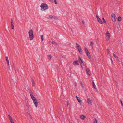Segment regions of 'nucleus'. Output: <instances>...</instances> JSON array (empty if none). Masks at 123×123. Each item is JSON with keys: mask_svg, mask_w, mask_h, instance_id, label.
Returning a JSON list of instances; mask_svg holds the SVG:
<instances>
[{"mask_svg": "<svg viewBox=\"0 0 123 123\" xmlns=\"http://www.w3.org/2000/svg\"><path fill=\"white\" fill-rule=\"evenodd\" d=\"M30 96L31 97V98L33 101V102L35 106L36 107H37L38 103L37 99L35 97L33 96L32 94H30Z\"/></svg>", "mask_w": 123, "mask_h": 123, "instance_id": "nucleus-1", "label": "nucleus"}, {"mask_svg": "<svg viewBox=\"0 0 123 123\" xmlns=\"http://www.w3.org/2000/svg\"><path fill=\"white\" fill-rule=\"evenodd\" d=\"M30 39L31 40L34 38V35L33 31L32 30H30L28 32Z\"/></svg>", "mask_w": 123, "mask_h": 123, "instance_id": "nucleus-2", "label": "nucleus"}, {"mask_svg": "<svg viewBox=\"0 0 123 123\" xmlns=\"http://www.w3.org/2000/svg\"><path fill=\"white\" fill-rule=\"evenodd\" d=\"M48 6L47 4L44 3H42L40 6L41 9H43L44 10L48 8Z\"/></svg>", "mask_w": 123, "mask_h": 123, "instance_id": "nucleus-3", "label": "nucleus"}, {"mask_svg": "<svg viewBox=\"0 0 123 123\" xmlns=\"http://www.w3.org/2000/svg\"><path fill=\"white\" fill-rule=\"evenodd\" d=\"M85 50L89 58L90 59H91L92 58V57L90 54L87 49L86 47L85 48Z\"/></svg>", "mask_w": 123, "mask_h": 123, "instance_id": "nucleus-4", "label": "nucleus"}, {"mask_svg": "<svg viewBox=\"0 0 123 123\" xmlns=\"http://www.w3.org/2000/svg\"><path fill=\"white\" fill-rule=\"evenodd\" d=\"M76 46L77 47V48L79 51L81 55L83 52V50L81 49L80 47L79 46V45L77 43H76Z\"/></svg>", "mask_w": 123, "mask_h": 123, "instance_id": "nucleus-5", "label": "nucleus"}, {"mask_svg": "<svg viewBox=\"0 0 123 123\" xmlns=\"http://www.w3.org/2000/svg\"><path fill=\"white\" fill-rule=\"evenodd\" d=\"M111 18L112 20L113 21H115L116 19V17L114 13L112 14L111 15Z\"/></svg>", "mask_w": 123, "mask_h": 123, "instance_id": "nucleus-6", "label": "nucleus"}, {"mask_svg": "<svg viewBox=\"0 0 123 123\" xmlns=\"http://www.w3.org/2000/svg\"><path fill=\"white\" fill-rule=\"evenodd\" d=\"M110 37V34L108 31H107L106 32V39L108 41Z\"/></svg>", "mask_w": 123, "mask_h": 123, "instance_id": "nucleus-7", "label": "nucleus"}, {"mask_svg": "<svg viewBox=\"0 0 123 123\" xmlns=\"http://www.w3.org/2000/svg\"><path fill=\"white\" fill-rule=\"evenodd\" d=\"M89 69L88 68H87L86 70V73L87 74L90 75V74L89 73Z\"/></svg>", "mask_w": 123, "mask_h": 123, "instance_id": "nucleus-8", "label": "nucleus"}, {"mask_svg": "<svg viewBox=\"0 0 123 123\" xmlns=\"http://www.w3.org/2000/svg\"><path fill=\"white\" fill-rule=\"evenodd\" d=\"M80 118L82 120H84L85 118H86V117L84 115H81L80 116Z\"/></svg>", "mask_w": 123, "mask_h": 123, "instance_id": "nucleus-9", "label": "nucleus"}, {"mask_svg": "<svg viewBox=\"0 0 123 123\" xmlns=\"http://www.w3.org/2000/svg\"><path fill=\"white\" fill-rule=\"evenodd\" d=\"M74 65H77L79 64L78 62V61H75L74 62Z\"/></svg>", "mask_w": 123, "mask_h": 123, "instance_id": "nucleus-10", "label": "nucleus"}, {"mask_svg": "<svg viewBox=\"0 0 123 123\" xmlns=\"http://www.w3.org/2000/svg\"><path fill=\"white\" fill-rule=\"evenodd\" d=\"M97 20L98 21L99 23L100 24H103V22L102 21V20L100 18L98 19Z\"/></svg>", "mask_w": 123, "mask_h": 123, "instance_id": "nucleus-11", "label": "nucleus"}, {"mask_svg": "<svg viewBox=\"0 0 123 123\" xmlns=\"http://www.w3.org/2000/svg\"><path fill=\"white\" fill-rule=\"evenodd\" d=\"M87 103L88 104H91L92 102L90 98H88L87 99Z\"/></svg>", "mask_w": 123, "mask_h": 123, "instance_id": "nucleus-12", "label": "nucleus"}, {"mask_svg": "<svg viewBox=\"0 0 123 123\" xmlns=\"http://www.w3.org/2000/svg\"><path fill=\"white\" fill-rule=\"evenodd\" d=\"M53 18V15H50L47 18L48 19H50Z\"/></svg>", "mask_w": 123, "mask_h": 123, "instance_id": "nucleus-13", "label": "nucleus"}, {"mask_svg": "<svg viewBox=\"0 0 123 123\" xmlns=\"http://www.w3.org/2000/svg\"><path fill=\"white\" fill-rule=\"evenodd\" d=\"M79 62L80 63V65H84V63L82 61V60L80 61H79Z\"/></svg>", "mask_w": 123, "mask_h": 123, "instance_id": "nucleus-14", "label": "nucleus"}, {"mask_svg": "<svg viewBox=\"0 0 123 123\" xmlns=\"http://www.w3.org/2000/svg\"><path fill=\"white\" fill-rule=\"evenodd\" d=\"M11 26L12 29H13L14 28V27L13 25V23L11 22Z\"/></svg>", "mask_w": 123, "mask_h": 123, "instance_id": "nucleus-15", "label": "nucleus"}, {"mask_svg": "<svg viewBox=\"0 0 123 123\" xmlns=\"http://www.w3.org/2000/svg\"><path fill=\"white\" fill-rule=\"evenodd\" d=\"M122 20V18L121 17H119L117 18V20L119 21H120Z\"/></svg>", "mask_w": 123, "mask_h": 123, "instance_id": "nucleus-16", "label": "nucleus"}, {"mask_svg": "<svg viewBox=\"0 0 123 123\" xmlns=\"http://www.w3.org/2000/svg\"><path fill=\"white\" fill-rule=\"evenodd\" d=\"M77 99L78 102L80 103V104H81L82 103L81 101L80 100L79 97L77 98Z\"/></svg>", "mask_w": 123, "mask_h": 123, "instance_id": "nucleus-17", "label": "nucleus"}, {"mask_svg": "<svg viewBox=\"0 0 123 123\" xmlns=\"http://www.w3.org/2000/svg\"><path fill=\"white\" fill-rule=\"evenodd\" d=\"M31 79H32L31 82H32V84L33 85L32 86H34L35 85L34 82V81L33 80V79L32 78H31Z\"/></svg>", "mask_w": 123, "mask_h": 123, "instance_id": "nucleus-18", "label": "nucleus"}, {"mask_svg": "<svg viewBox=\"0 0 123 123\" xmlns=\"http://www.w3.org/2000/svg\"><path fill=\"white\" fill-rule=\"evenodd\" d=\"M92 84H93V87L95 89H96V87L95 84H94L93 81L92 82Z\"/></svg>", "mask_w": 123, "mask_h": 123, "instance_id": "nucleus-19", "label": "nucleus"}, {"mask_svg": "<svg viewBox=\"0 0 123 123\" xmlns=\"http://www.w3.org/2000/svg\"><path fill=\"white\" fill-rule=\"evenodd\" d=\"M47 57L48 59H50L52 57V56L51 55H47Z\"/></svg>", "mask_w": 123, "mask_h": 123, "instance_id": "nucleus-20", "label": "nucleus"}, {"mask_svg": "<svg viewBox=\"0 0 123 123\" xmlns=\"http://www.w3.org/2000/svg\"><path fill=\"white\" fill-rule=\"evenodd\" d=\"M41 39L42 40V41H43V35H41Z\"/></svg>", "mask_w": 123, "mask_h": 123, "instance_id": "nucleus-21", "label": "nucleus"}, {"mask_svg": "<svg viewBox=\"0 0 123 123\" xmlns=\"http://www.w3.org/2000/svg\"><path fill=\"white\" fill-rule=\"evenodd\" d=\"M113 55L116 58H118V57L115 54V52H114L113 53Z\"/></svg>", "mask_w": 123, "mask_h": 123, "instance_id": "nucleus-22", "label": "nucleus"}, {"mask_svg": "<svg viewBox=\"0 0 123 123\" xmlns=\"http://www.w3.org/2000/svg\"><path fill=\"white\" fill-rule=\"evenodd\" d=\"M93 123H97V120L96 118H95V120L93 121Z\"/></svg>", "mask_w": 123, "mask_h": 123, "instance_id": "nucleus-23", "label": "nucleus"}, {"mask_svg": "<svg viewBox=\"0 0 123 123\" xmlns=\"http://www.w3.org/2000/svg\"><path fill=\"white\" fill-rule=\"evenodd\" d=\"M94 44L92 42H91V43H90V45L92 47L93 46V45Z\"/></svg>", "mask_w": 123, "mask_h": 123, "instance_id": "nucleus-24", "label": "nucleus"}, {"mask_svg": "<svg viewBox=\"0 0 123 123\" xmlns=\"http://www.w3.org/2000/svg\"><path fill=\"white\" fill-rule=\"evenodd\" d=\"M26 106L27 109L28 110L29 109V107L30 106V105H29L27 104L26 105Z\"/></svg>", "mask_w": 123, "mask_h": 123, "instance_id": "nucleus-25", "label": "nucleus"}, {"mask_svg": "<svg viewBox=\"0 0 123 123\" xmlns=\"http://www.w3.org/2000/svg\"><path fill=\"white\" fill-rule=\"evenodd\" d=\"M8 116L10 120H11L12 119V118L9 114L8 115Z\"/></svg>", "mask_w": 123, "mask_h": 123, "instance_id": "nucleus-26", "label": "nucleus"}, {"mask_svg": "<svg viewBox=\"0 0 123 123\" xmlns=\"http://www.w3.org/2000/svg\"><path fill=\"white\" fill-rule=\"evenodd\" d=\"M52 43L53 44H56V43L55 42V41H52Z\"/></svg>", "mask_w": 123, "mask_h": 123, "instance_id": "nucleus-27", "label": "nucleus"}, {"mask_svg": "<svg viewBox=\"0 0 123 123\" xmlns=\"http://www.w3.org/2000/svg\"><path fill=\"white\" fill-rule=\"evenodd\" d=\"M28 92L30 94H32V93H33V92H32L31 90H29V91Z\"/></svg>", "mask_w": 123, "mask_h": 123, "instance_id": "nucleus-28", "label": "nucleus"}, {"mask_svg": "<svg viewBox=\"0 0 123 123\" xmlns=\"http://www.w3.org/2000/svg\"><path fill=\"white\" fill-rule=\"evenodd\" d=\"M7 65L8 66V69H9V70H10V66H9V63H7Z\"/></svg>", "mask_w": 123, "mask_h": 123, "instance_id": "nucleus-29", "label": "nucleus"}, {"mask_svg": "<svg viewBox=\"0 0 123 123\" xmlns=\"http://www.w3.org/2000/svg\"><path fill=\"white\" fill-rule=\"evenodd\" d=\"M78 61H81L82 60L81 58H80V56H79V58H78Z\"/></svg>", "mask_w": 123, "mask_h": 123, "instance_id": "nucleus-30", "label": "nucleus"}, {"mask_svg": "<svg viewBox=\"0 0 123 123\" xmlns=\"http://www.w3.org/2000/svg\"><path fill=\"white\" fill-rule=\"evenodd\" d=\"M102 19L103 20L104 23H106V21H105V19L104 18H102Z\"/></svg>", "mask_w": 123, "mask_h": 123, "instance_id": "nucleus-31", "label": "nucleus"}, {"mask_svg": "<svg viewBox=\"0 0 123 123\" xmlns=\"http://www.w3.org/2000/svg\"><path fill=\"white\" fill-rule=\"evenodd\" d=\"M120 102H121V105H122V106H123V103H122V101L121 100H120Z\"/></svg>", "mask_w": 123, "mask_h": 123, "instance_id": "nucleus-32", "label": "nucleus"}, {"mask_svg": "<svg viewBox=\"0 0 123 123\" xmlns=\"http://www.w3.org/2000/svg\"><path fill=\"white\" fill-rule=\"evenodd\" d=\"M10 121L11 122V123H14L12 120V119L11 120H10Z\"/></svg>", "mask_w": 123, "mask_h": 123, "instance_id": "nucleus-33", "label": "nucleus"}, {"mask_svg": "<svg viewBox=\"0 0 123 123\" xmlns=\"http://www.w3.org/2000/svg\"><path fill=\"white\" fill-rule=\"evenodd\" d=\"M117 84H118V83H117V82H116V84L117 86V87H118V86L117 85Z\"/></svg>", "mask_w": 123, "mask_h": 123, "instance_id": "nucleus-34", "label": "nucleus"}, {"mask_svg": "<svg viewBox=\"0 0 123 123\" xmlns=\"http://www.w3.org/2000/svg\"><path fill=\"white\" fill-rule=\"evenodd\" d=\"M53 18H54V19H57V17H55L53 16Z\"/></svg>", "mask_w": 123, "mask_h": 123, "instance_id": "nucleus-35", "label": "nucleus"}, {"mask_svg": "<svg viewBox=\"0 0 123 123\" xmlns=\"http://www.w3.org/2000/svg\"><path fill=\"white\" fill-rule=\"evenodd\" d=\"M27 90H28V91H29V90H31L30 89H29V87L28 86H27Z\"/></svg>", "mask_w": 123, "mask_h": 123, "instance_id": "nucleus-36", "label": "nucleus"}, {"mask_svg": "<svg viewBox=\"0 0 123 123\" xmlns=\"http://www.w3.org/2000/svg\"><path fill=\"white\" fill-rule=\"evenodd\" d=\"M54 0V2L55 3V4H57V3L56 1V0Z\"/></svg>", "mask_w": 123, "mask_h": 123, "instance_id": "nucleus-37", "label": "nucleus"}, {"mask_svg": "<svg viewBox=\"0 0 123 123\" xmlns=\"http://www.w3.org/2000/svg\"><path fill=\"white\" fill-rule=\"evenodd\" d=\"M6 61L8 60V56L6 57Z\"/></svg>", "mask_w": 123, "mask_h": 123, "instance_id": "nucleus-38", "label": "nucleus"}, {"mask_svg": "<svg viewBox=\"0 0 123 123\" xmlns=\"http://www.w3.org/2000/svg\"><path fill=\"white\" fill-rule=\"evenodd\" d=\"M81 86L82 87H83V84L81 82Z\"/></svg>", "mask_w": 123, "mask_h": 123, "instance_id": "nucleus-39", "label": "nucleus"}, {"mask_svg": "<svg viewBox=\"0 0 123 123\" xmlns=\"http://www.w3.org/2000/svg\"><path fill=\"white\" fill-rule=\"evenodd\" d=\"M82 23L83 25H84V24L85 22H84V20H83L82 21Z\"/></svg>", "mask_w": 123, "mask_h": 123, "instance_id": "nucleus-40", "label": "nucleus"}, {"mask_svg": "<svg viewBox=\"0 0 123 123\" xmlns=\"http://www.w3.org/2000/svg\"><path fill=\"white\" fill-rule=\"evenodd\" d=\"M107 51H108V54H109V53H110V51L109 50V49H107Z\"/></svg>", "mask_w": 123, "mask_h": 123, "instance_id": "nucleus-41", "label": "nucleus"}, {"mask_svg": "<svg viewBox=\"0 0 123 123\" xmlns=\"http://www.w3.org/2000/svg\"><path fill=\"white\" fill-rule=\"evenodd\" d=\"M96 17L97 18V20L98 19V18H99V17H98V16L97 15H96Z\"/></svg>", "mask_w": 123, "mask_h": 123, "instance_id": "nucleus-42", "label": "nucleus"}, {"mask_svg": "<svg viewBox=\"0 0 123 123\" xmlns=\"http://www.w3.org/2000/svg\"><path fill=\"white\" fill-rule=\"evenodd\" d=\"M49 1L52 3L53 2V0H49Z\"/></svg>", "mask_w": 123, "mask_h": 123, "instance_id": "nucleus-43", "label": "nucleus"}, {"mask_svg": "<svg viewBox=\"0 0 123 123\" xmlns=\"http://www.w3.org/2000/svg\"><path fill=\"white\" fill-rule=\"evenodd\" d=\"M29 116H30V117L31 118H32V117L31 116V115H30V114L29 115Z\"/></svg>", "mask_w": 123, "mask_h": 123, "instance_id": "nucleus-44", "label": "nucleus"}, {"mask_svg": "<svg viewBox=\"0 0 123 123\" xmlns=\"http://www.w3.org/2000/svg\"><path fill=\"white\" fill-rule=\"evenodd\" d=\"M11 22H13L12 19H11Z\"/></svg>", "mask_w": 123, "mask_h": 123, "instance_id": "nucleus-45", "label": "nucleus"}, {"mask_svg": "<svg viewBox=\"0 0 123 123\" xmlns=\"http://www.w3.org/2000/svg\"><path fill=\"white\" fill-rule=\"evenodd\" d=\"M7 62V63H9V60H7V61H6Z\"/></svg>", "mask_w": 123, "mask_h": 123, "instance_id": "nucleus-46", "label": "nucleus"}, {"mask_svg": "<svg viewBox=\"0 0 123 123\" xmlns=\"http://www.w3.org/2000/svg\"><path fill=\"white\" fill-rule=\"evenodd\" d=\"M75 97L77 98H78L79 97H78L77 96H76Z\"/></svg>", "mask_w": 123, "mask_h": 123, "instance_id": "nucleus-47", "label": "nucleus"}, {"mask_svg": "<svg viewBox=\"0 0 123 123\" xmlns=\"http://www.w3.org/2000/svg\"><path fill=\"white\" fill-rule=\"evenodd\" d=\"M67 105H68V101L67 102Z\"/></svg>", "mask_w": 123, "mask_h": 123, "instance_id": "nucleus-48", "label": "nucleus"}, {"mask_svg": "<svg viewBox=\"0 0 123 123\" xmlns=\"http://www.w3.org/2000/svg\"><path fill=\"white\" fill-rule=\"evenodd\" d=\"M76 84H77L75 82V86H76Z\"/></svg>", "mask_w": 123, "mask_h": 123, "instance_id": "nucleus-49", "label": "nucleus"}, {"mask_svg": "<svg viewBox=\"0 0 123 123\" xmlns=\"http://www.w3.org/2000/svg\"><path fill=\"white\" fill-rule=\"evenodd\" d=\"M71 30L72 31V32H73L72 29H71Z\"/></svg>", "mask_w": 123, "mask_h": 123, "instance_id": "nucleus-50", "label": "nucleus"}, {"mask_svg": "<svg viewBox=\"0 0 123 123\" xmlns=\"http://www.w3.org/2000/svg\"><path fill=\"white\" fill-rule=\"evenodd\" d=\"M111 61L112 62V59L111 58Z\"/></svg>", "mask_w": 123, "mask_h": 123, "instance_id": "nucleus-51", "label": "nucleus"}, {"mask_svg": "<svg viewBox=\"0 0 123 123\" xmlns=\"http://www.w3.org/2000/svg\"><path fill=\"white\" fill-rule=\"evenodd\" d=\"M81 66V68H83V67H82V65H81V66Z\"/></svg>", "mask_w": 123, "mask_h": 123, "instance_id": "nucleus-52", "label": "nucleus"}, {"mask_svg": "<svg viewBox=\"0 0 123 123\" xmlns=\"http://www.w3.org/2000/svg\"><path fill=\"white\" fill-rule=\"evenodd\" d=\"M68 105H67V106H68Z\"/></svg>", "mask_w": 123, "mask_h": 123, "instance_id": "nucleus-53", "label": "nucleus"}]
</instances>
